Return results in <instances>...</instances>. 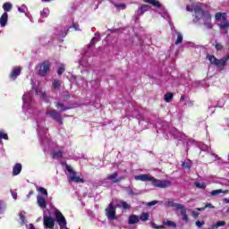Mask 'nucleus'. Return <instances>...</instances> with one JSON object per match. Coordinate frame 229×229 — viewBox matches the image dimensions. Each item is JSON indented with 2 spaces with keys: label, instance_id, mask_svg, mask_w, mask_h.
<instances>
[{
  "label": "nucleus",
  "instance_id": "nucleus-1",
  "mask_svg": "<svg viewBox=\"0 0 229 229\" xmlns=\"http://www.w3.org/2000/svg\"><path fill=\"white\" fill-rule=\"evenodd\" d=\"M186 9L188 12H195L194 22L203 21L204 26L207 27L208 30H212V16L210 13L203 11L201 4L187 5Z\"/></svg>",
  "mask_w": 229,
  "mask_h": 229
},
{
  "label": "nucleus",
  "instance_id": "nucleus-2",
  "mask_svg": "<svg viewBox=\"0 0 229 229\" xmlns=\"http://www.w3.org/2000/svg\"><path fill=\"white\" fill-rule=\"evenodd\" d=\"M134 179L140 182H151L153 187H158L159 189H165L167 187H171V181L158 180L151 176V174L136 175Z\"/></svg>",
  "mask_w": 229,
  "mask_h": 229
},
{
  "label": "nucleus",
  "instance_id": "nucleus-3",
  "mask_svg": "<svg viewBox=\"0 0 229 229\" xmlns=\"http://www.w3.org/2000/svg\"><path fill=\"white\" fill-rule=\"evenodd\" d=\"M207 59L212 64V65H216L218 69H225V65L229 60V55L224 56L222 59H216V56L212 55H208Z\"/></svg>",
  "mask_w": 229,
  "mask_h": 229
},
{
  "label": "nucleus",
  "instance_id": "nucleus-4",
  "mask_svg": "<svg viewBox=\"0 0 229 229\" xmlns=\"http://www.w3.org/2000/svg\"><path fill=\"white\" fill-rule=\"evenodd\" d=\"M66 170L70 174L69 182H74L75 183H84L85 180L83 178L77 176L76 172L69 165L66 166Z\"/></svg>",
  "mask_w": 229,
  "mask_h": 229
},
{
  "label": "nucleus",
  "instance_id": "nucleus-5",
  "mask_svg": "<svg viewBox=\"0 0 229 229\" xmlns=\"http://www.w3.org/2000/svg\"><path fill=\"white\" fill-rule=\"evenodd\" d=\"M227 15H226V13H216V16H215V19L216 21H224L220 23V28H229V22L226 21V19H227Z\"/></svg>",
  "mask_w": 229,
  "mask_h": 229
},
{
  "label": "nucleus",
  "instance_id": "nucleus-6",
  "mask_svg": "<svg viewBox=\"0 0 229 229\" xmlns=\"http://www.w3.org/2000/svg\"><path fill=\"white\" fill-rule=\"evenodd\" d=\"M106 216H107V219L110 221H113V219H116L115 217V207H114V203H110L106 209Z\"/></svg>",
  "mask_w": 229,
  "mask_h": 229
},
{
  "label": "nucleus",
  "instance_id": "nucleus-7",
  "mask_svg": "<svg viewBox=\"0 0 229 229\" xmlns=\"http://www.w3.org/2000/svg\"><path fill=\"white\" fill-rule=\"evenodd\" d=\"M55 219L60 228L64 226H67V220H65V216L60 212V210L55 211Z\"/></svg>",
  "mask_w": 229,
  "mask_h": 229
},
{
  "label": "nucleus",
  "instance_id": "nucleus-8",
  "mask_svg": "<svg viewBox=\"0 0 229 229\" xmlns=\"http://www.w3.org/2000/svg\"><path fill=\"white\" fill-rule=\"evenodd\" d=\"M43 225L46 229L55 228V219L53 217L45 215L43 217Z\"/></svg>",
  "mask_w": 229,
  "mask_h": 229
},
{
  "label": "nucleus",
  "instance_id": "nucleus-9",
  "mask_svg": "<svg viewBox=\"0 0 229 229\" xmlns=\"http://www.w3.org/2000/svg\"><path fill=\"white\" fill-rule=\"evenodd\" d=\"M49 62H44L39 64V74L40 76H46L49 72Z\"/></svg>",
  "mask_w": 229,
  "mask_h": 229
},
{
  "label": "nucleus",
  "instance_id": "nucleus-10",
  "mask_svg": "<svg viewBox=\"0 0 229 229\" xmlns=\"http://www.w3.org/2000/svg\"><path fill=\"white\" fill-rule=\"evenodd\" d=\"M47 115H50L52 119H55V121H58L59 123H62V116L60 115V113H58L55 109L47 110L46 113Z\"/></svg>",
  "mask_w": 229,
  "mask_h": 229
},
{
  "label": "nucleus",
  "instance_id": "nucleus-11",
  "mask_svg": "<svg viewBox=\"0 0 229 229\" xmlns=\"http://www.w3.org/2000/svg\"><path fill=\"white\" fill-rule=\"evenodd\" d=\"M118 174L117 173H114L113 174H109L107 176V180H109V182H111L112 183H119V182H121V180H123V177H117Z\"/></svg>",
  "mask_w": 229,
  "mask_h": 229
},
{
  "label": "nucleus",
  "instance_id": "nucleus-12",
  "mask_svg": "<svg viewBox=\"0 0 229 229\" xmlns=\"http://www.w3.org/2000/svg\"><path fill=\"white\" fill-rule=\"evenodd\" d=\"M23 99V106H30V103H31V92L25 93L22 97Z\"/></svg>",
  "mask_w": 229,
  "mask_h": 229
},
{
  "label": "nucleus",
  "instance_id": "nucleus-13",
  "mask_svg": "<svg viewBox=\"0 0 229 229\" xmlns=\"http://www.w3.org/2000/svg\"><path fill=\"white\" fill-rule=\"evenodd\" d=\"M46 198L47 197L38 195L37 200H38V207H40V208H46L47 207Z\"/></svg>",
  "mask_w": 229,
  "mask_h": 229
},
{
  "label": "nucleus",
  "instance_id": "nucleus-14",
  "mask_svg": "<svg viewBox=\"0 0 229 229\" xmlns=\"http://www.w3.org/2000/svg\"><path fill=\"white\" fill-rule=\"evenodd\" d=\"M165 207H173L174 210H178L179 208H182V204L175 203L173 200H168L165 203Z\"/></svg>",
  "mask_w": 229,
  "mask_h": 229
},
{
  "label": "nucleus",
  "instance_id": "nucleus-15",
  "mask_svg": "<svg viewBox=\"0 0 229 229\" xmlns=\"http://www.w3.org/2000/svg\"><path fill=\"white\" fill-rule=\"evenodd\" d=\"M178 210H180L182 221H185V223H189V216H187V209H185V206L182 205V208H179Z\"/></svg>",
  "mask_w": 229,
  "mask_h": 229
},
{
  "label": "nucleus",
  "instance_id": "nucleus-16",
  "mask_svg": "<svg viewBox=\"0 0 229 229\" xmlns=\"http://www.w3.org/2000/svg\"><path fill=\"white\" fill-rule=\"evenodd\" d=\"M140 221V218L137 215H131L128 219L130 225H137Z\"/></svg>",
  "mask_w": 229,
  "mask_h": 229
},
{
  "label": "nucleus",
  "instance_id": "nucleus-17",
  "mask_svg": "<svg viewBox=\"0 0 229 229\" xmlns=\"http://www.w3.org/2000/svg\"><path fill=\"white\" fill-rule=\"evenodd\" d=\"M8 22V13H4L0 18V26L4 28Z\"/></svg>",
  "mask_w": 229,
  "mask_h": 229
},
{
  "label": "nucleus",
  "instance_id": "nucleus-18",
  "mask_svg": "<svg viewBox=\"0 0 229 229\" xmlns=\"http://www.w3.org/2000/svg\"><path fill=\"white\" fill-rule=\"evenodd\" d=\"M21 171H22V165L21 164H16L13 169V176H17V174H21Z\"/></svg>",
  "mask_w": 229,
  "mask_h": 229
},
{
  "label": "nucleus",
  "instance_id": "nucleus-19",
  "mask_svg": "<svg viewBox=\"0 0 229 229\" xmlns=\"http://www.w3.org/2000/svg\"><path fill=\"white\" fill-rule=\"evenodd\" d=\"M21 74V67H15L13 69V72L11 74L12 80H17V76Z\"/></svg>",
  "mask_w": 229,
  "mask_h": 229
},
{
  "label": "nucleus",
  "instance_id": "nucleus-20",
  "mask_svg": "<svg viewBox=\"0 0 229 229\" xmlns=\"http://www.w3.org/2000/svg\"><path fill=\"white\" fill-rule=\"evenodd\" d=\"M116 207H118L119 208H124L125 210L130 208L128 203L123 200H116Z\"/></svg>",
  "mask_w": 229,
  "mask_h": 229
},
{
  "label": "nucleus",
  "instance_id": "nucleus-21",
  "mask_svg": "<svg viewBox=\"0 0 229 229\" xmlns=\"http://www.w3.org/2000/svg\"><path fill=\"white\" fill-rule=\"evenodd\" d=\"M53 158H62L64 157V149L59 148L52 154Z\"/></svg>",
  "mask_w": 229,
  "mask_h": 229
},
{
  "label": "nucleus",
  "instance_id": "nucleus-22",
  "mask_svg": "<svg viewBox=\"0 0 229 229\" xmlns=\"http://www.w3.org/2000/svg\"><path fill=\"white\" fill-rule=\"evenodd\" d=\"M228 192H229L228 190L223 191V190L220 189V190L212 191L210 192V194H211L212 196H217V195H219V194H228Z\"/></svg>",
  "mask_w": 229,
  "mask_h": 229
},
{
  "label": "nucleus",
  "instance_id": "nucleus-23",
  "mask_svg": "<svg viewBox=\"0 0 229 229\" xmlns=\"http://www.w3.org/2000/svg\"><path fill=\"white\" fill-rule=\"evenodd\" d=\"M149 10V5H142L138 9V15H143L144 12H148Z\"/></svg>",
  "mask_w": 229,
  "mask_h": 229
},
{
  "label": "nucleus",
  "instance_id": "nucleus-24",
  "mask_svg": "<svg viewBox=\"0 0 229 229\" xmlns=\"http://www.w3.org/2000/svg\"><path fill=\"white\" fill-rule=\"evenodd\" d=\"M145 2L149 3L150 4H153V6H157V8H160V6H162L158 0H146Z\"/></svg>",
  "mask_w": 229,
  "mask_h": 229
},
{
  "label": "nucleus",
  "instance_id": "nucleus-25",
  "mask_svg": "<svg viewBox=\"0 0 229 229\" xmlns=\"http://www.w3.org/2000/svg\"><path fill=\"white\" fill-rule=\"evenodd\" d=\"M214 47L216 49V51H223L224 47L221 43L215 41V43H213Z\"/></svg>",
  "mask_w": 229,
  "mask_h": 229
},
{
  "label": "nucleus",
  "instance_id": "nucleus-26",
  "mask_svg": "<svg viewBox=\"0 0 229 229\" xmlns=\"http://www.w3.org/2000/svg\"><path fill=\"white\" fill-rule=\"evenodd\" d=\"M56 108H58V110H60V112H65V110H69V107H65V106H64V104L58 102L56 105Z\"/></svg>",
  "mask_w": 229,
  "mask_h": 229
},
{
  "label": "nucleus",
  "instance_id": "nucleus-27",
  "mask_svg": "<svg viewBox=\"0 0 229 229\" xmlns=\"http://www.w3.org/2000/svg\"><path fill=\"white\" fill-rule=\"evenodd\" d=\"M195 186L197 189H207V184L205 182H195Z\"/></svg>",
  "mask_w": 229,
  "mask_h": 229
},
{
  "label": "nucleus",
  "instance_id": "nucleus-28",
  "mask_svg": "<svg viewBox=\"0 0 229 229\" xmlns=\"http://www.w3.org/2000/svg\"><path fill=\"white\" fill-rule=\"evenodd\" d=\"M164 225H165V226H169L170 228H176V223L173 222V221H165L164 222Z\"/></svg>",
  "mask_w": 229,
  "mask_h": 229
},
{
  "label": "nucleus",
  "instance_id": "nucleus-29",
  "mask_svg": "<svg viewBox=\"0 0 229 229\" xmlns=\"http://www.w3.org/2000/svg\"><path fill=\"white\" fill-rule=\"evenodd\" d=\"M182 42H183V36H182L181 33H177V39L175 41L176 46H178V44H182Z\"/></svg>",
  "mask_w": 229,
  "mask_h": 229
},
{
  "label": "nucleus",
  "instance_id": "nucleus-30",
  "mask_svg": "<svg viewBox=\"0 0 229 229\" xmlns=\"http://www.w3.org/2000/svg\"><path fill=\"white\" fill-rule=\"evenodd\" d=\"M3 9L4 10V12H10V10H12V4L10 3L4 4Z\"/></svg>",
  "mask_w": 229,
  "mask_h": 229
},
{
  "label": "nucleus",
  "instance_id": "nucleus-31",
  "mask_svg": "<svg viewBox=\"0 0 229 229\" xmlns=\"http://www.w3.org/2000/svg\"><path fill=\"white\" fill-rule=\"evenodd\" d=\"M172 99H173V93H167L165 95V101H166V103H171Z\"/></svg>",
  "mask_w": 229,
  "mask_h": 229
},
{
  "label": "nucleus",
  "instance_id": "nucleus-32",
  "mask_svg": "<svg viewBox=\"0 0 229 229\" xmlns=\"http://www.w3.org/2000/svg\"><path fill=\"white\" fill-rule=\"evenodd\" d=\"M38 135H42L43 133H47V129H42L40 124L38 123Z\"/></svg>",
  "mask_w": 229,
  "mask_h": 229
},
{
  "label": "nucleus",
  "instance_id": "nucleus-33",
  "mask_svg": "<svg viewBox=\"0 0 229 229\" xmlns=\"http://www.w3.org/2000/svg\"><path fill=\"white\" fill-rule=\"evenodd\" d=\"M38 192L43 194L46 198H47V190H46L44 187H38Z\"/></svg>",
  "mask_w": 229,
  "mask_h": 229
},
{
  "label": "nucleus",
  "instance_id": "nucleus-34",
  "mask_svg": "<svg viewBox=\"0 0 229 229\" xmlns=\"http://www.w3.org/2000/svg\"><path fill=\"white\" fill-rule=\"evenodd\" d=\"M140 219L141 221H148L149 219V214L148 213H142Z\"/></svg>",
  "mask_w": 229,
  "mask_h": 229
},
{
  "label": "nucleus",
  "instance_id": "nucleus-35",
  "mask_svg": "<svg viewBox=\"0 0 229 229\" xmlns=\"http://www.w3.org/2000/svg\"><path fill=\"white\" fill-rule=\"evenodd\" d=\"M37 96H40L41 99L46 100V92H43L42 90H36Z\"/></svg>",
  "mask_w": 229,
  "mask_h": 229
},
{
  "label": "nucleus",
  "instance_id": "nucleus-36",
  "mask_svg": "<svg viewBox=\"0 0 229 229\" xmlns=\"http://www.w3.org/2000/svg\"><path fill=\"white\" fill-rule=\"evenodd\" d=\"M40 15L43 18L47 17V15H49V9L47 8L43 9V11L40 13Z\"/></svg>",
  "mask_w": 229,
  "mask_h": 229
},
{
  "label": "nucleus",
  "instance_id": "nucleus-37",
  "mask_svg": "<svg viewBox=\"0 0 229 229\" xmlns=\"http://www.w3.org/2000/svg\"><path fill=\"white\" fill-rule=\"evenodd\" d=\"M60 85H62V81H54L53 82V88L54 89H60Z\"/></svg>",
  "mask_w": 229,
  "mask_h": 229
},
{
  "label": "nucleus",
  "instance_id": "nucleus-38",
  "mask_svg": "<svg viewBox=\"0 0 229 229\" xmlns=\"http://www.w3.org/2000/svg\"><path fill=\"white\" fill-rule=\"evenodd\" d=\"M0 139H4V140H8V134L4 131H0Z\"/></svg>",
  "mask_w": 229,
  "mask_h": 229
},
{
  "label": "nucleus",
  "instance_id": "nucleus-39",
  "mask_svg": "<svg viewBox=\"0 0 229 229\" xmlns=\"http://www.w3.org/2000/svg\"><path fill=\"white\" fill-rule=\"evenodd\" d=\"M64 72H65V68L64 66H60L59 70L57 71L59 75L64 74Z\"/></svg>",
  "mask_w": 229,
  "mask_h": 229
},
{
  "label": "nucleus",
  "instance_id": "nucleus-40",
  "mask_svg": "<svg viewBox=\"0 0 229 229\" xmlns=\"http://www.w3.org/2000/svg\"><path fill=\"white\" fill-rule=\"evenodd\" d=\"M203 225H205V221H199L198 220L196 222V226H198L199 228H201V226H203Z\"/></svg>",
  "mask_w": 229,
  "mask_h": 229
},
{
  "label": "nucleus",
  "instance_id": "nucleus-41",
  "mask_svg": "<svg viewBox=\"0 0 229 229\" xmlns=\"http://www.w3.org/2000/svg\"><path fill=\"white\" fill-rule=\"evenodd\" d=\"M19 216H20V219H21V223H24V214L22 212H21L19 214Z\"/></svg>",
  "mask_w": 229,
  "mask_h": 229
},
{
  "label": "nucleus",
  "instance_id": "nucleus-42",
  "mask_svg": "<svg viewBox=\"0 0 229 229\" xmlns=\"http://www.w3.org/2000/svg\"><path fill=\"white\" fill-rule=\"evenodd\" d=\"M205 208H214V206L211 203H206Z\"/></svg>",
  "mask_w": 229,
  "mask_h": 229
},
{
  "label": "nucleus",
  "instance_id": "nucleus-43",
  "mask_svg": "<svg viewBox=\"0 0 229 229\" xmlns=\"http://www.w3.org/2000/svg\"><path fill=\"white\" fill-rule=\"evenodd\" d=\"M157 201H156V200H153V201H151V202H148V207H153V205H157Z\"/></svg>",
  "mask_w": 229,
  "mask_h": 229
},
{
  "label": "nucleus",
  "instance_id": "nucleus-44",
  "mask_svg": "<svg viewBox=\"0 0 229 229\" xmlns=\"http://www.w3.org/2000/svg\"><path fill=\"white\" fill-rule=\"evenodd\" d=\"M12 192V196L13 198V199H17V192L15 191H11Z\"/></svg>",
  "mask_w": 229,
  "mask_h": 229
},
{
  "label": "nucleus",
  "instance_id": "nucleus-45",
  "mask_svg": "<svg viewBox=\"0 0 229 229\" xmlns=\"http://www.w3.org/2000/svg\"><path fill=\"white\" fill-rule=\"evenodd\" d=\"M152 226L156 229H160V228H164V225H160V226H157V225L152 224Z\"/></svg>",
  "mask_w": 229,
  "mask_h": 229
},
{
  "label": "nucleus",
  "instance_id": "nucleus-46",
  "mask_svg": "<svg viewBox=\"0 0 229 229\" xmlns=\"http://www.w3.org/2000/svg\"><path fill=\"white\" fill-rule=\"evenodd\" d=\"M99 40V38H93L92 39H91V44H94V42H98Z\"/></svg>",
  "mask_w": 229,
  "mask_h": 229
},
{
  "label": "nucleus",
  "instance_id": "nucleus-47",
  "mask_svg": "<svg viewBox=\"0 0 229 229\" xmlns=\"http://www.w3.org/2000/svg\"><path fill=\"white\" fill-rule=\"evenodd\" d=\"M192 215H193V217H198V216H199V213H196V211H193L192 212Z\"/></svg>",
  "mask_w": 229,
  "mask_h": 229
},
{
  "label": "nucleus",
  "instance_id": "nucleus-48",
  "mask_svg": "<svg viewBox=\"0 0 229 229\" xmlns=\"http://www.w3.org/2000/svg\"><path fill=\"white\" fill-rule=\"evenodd\" d=\"M18 10H19V12H21V13H24V12H26L24 9H22L21 7H19Z\"/></svg>",
  "mask_w": 229,
  "mask_h": 229
},
{
  "label": "nucleus",
  "instance_id": "nucleus-49",
  "mask_svg": "<svg viewBox=\"0 0 229 229\" xmlns=\"http://www.w3.org/2000/svg\"><path fill=\"white\" fill-rule=\"evenodd\" d=\"M117 6H118V8H123V9L126 8V5H124V4H120V5H117Z\"/></svg>",
  "mask_w": 229,
  "mask_h": 229
},
{
  "label": "nucleus",
  "instance_id": "nucleus-50",
  "mask_svg": "<svg viewBox=\"0 0 229 229\" xmlns=\"http://www.w3.org/2000/svg\"><path fill=\"white\" fill-rule=\"evenodd\" d=\"M197 210H199V212L205 210V208H198Z\"/></svg>",
  "mask_w": 229,
  "mask_h": 229
},
{
  "label": "nucleus",
  "instance_id": "nucleus-51",
  "mask_svg": "<svg viewBox=\"0 0 229 229\" xmlns=\"http://www.w3.org/2000/svg\"><path fill=\"white\" fill-rule=\"evenodd\" d=\"M223 201H224V203H229V199H224Z\"/></svg>",
  "mask_w": 229,
  "mask_h": 229
},
{
  "label": "nucleus",
  "instance_id": "nucleus-52",
  "mask_svg": "<svg viewBox=\"0 0 229 229\" xmlns=\"http://www.w3.org/2000/svg\"><path fill=\"white\" fill-rule=\"evenodd\" d=\"M2 208H3V201L0 200V212H1Z\"/></svg>",
  "mask_w": 229,
  "mask_h": 229
},
{
  "label": "nucleus",
  "instance_id": "nucleus-53",
  "mask_svg": "<svg viewBox=\"0 0 229 229\" xmlns=\"http://www.w3.org/2000/svg\"><path fill=\"white\" fill-rule=\"evenodd\" d=\"M30 229H35V226L32 224H30Z\"/></svg>",
  "mask_w": 229,
  "mask_h": 229
},
{
  "label": "nucleus",
  "instance_id": "nucleus-54",
  "mask_svg": "<svg viewBox=\"0 0 229 229\" xmlns=\"http://www.w3.org/2000/svg\"><path fill=\"white\" fill-rule=\"evenodd\" d=\"M183 99H185L184 95H182V96L181 97V101H183Z\"/></svg>",
  "mask_w": 229,
  "mask_h": 229
},
{
  "label": "nucleus",
  "instance_id": "nucleus-55",
  "mask_svg": "<svg viewBox=\"0 0 229 229\" xmlns=\"http://www.w3.org/2000/svg\"><path fill=\"white\" fill-rule=\"evenodd\" d=\"M60 229H69V228H67V225H64L63 227H60Z\"/></svg>",
  "mask_w": 229,
  "mask_h": 229
},
{
  "label": "nucleus",
  "instance_id": "nucleus-56",
  "mask_svg": "<svg viewBox=\"0 0 229 229\" xmlns=\"http://www.w3.org/2000/svg\"><path fill=\"white\" fill-rule=\"evenodd\" d=\"M43 1V3H49V1H51V0H42Z\"/></svg>",
  "mask_w": 229,
  "mask_h": 229
},
{
  "label": "nucleus",
  "instance_id": "nucleus-57",
  "mask_svg": "<svg viewBox=\"0 0 229 229\" xmlns=\"http://www.w3.org/2000/svg\"><path fill=\"white\" fill-rule=\"evenodd\" d=\"M163 17H167V13H164Z\"/></svg>",
  "mask_w": 229,
  "mask_h": 229
},
{
  "label": "nucleus",
  "instance_id": "nucleus-58",
  "mask_svg": "<svg viewBox=\"0 0 229 229\" xmlns=\"http://www.w3.org/2000/svg\"><path fill=\"white\" fill-rule=\"evenodd\" d=\"M182 167H185V163L182 164Z\"/></svg>",
  "mask_w": 229,
  "mask_h": 229
}]
</instances>
